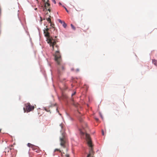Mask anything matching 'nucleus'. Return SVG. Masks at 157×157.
Returning a JSON list of instances; mask_svg holds the SVG:
<instances>
[{
	"instance_id": "nucleus-1",
	"label": "nucleus",
	"mask_w": 157,
	"mask_h": 157,
	"mask_svg": "<svg viewBox=\"0 0 157 157\" xmlns=\"http://www.w3.org/2000/svg\"><path fill=\"white\" fill-rule=\"evenodd\" d=\"M87 127V124L85 123H84L82 125V128L80 129L79 130L82 134H85L86 139L88 145L89 147V153L87 157H94V152L93 151V145L92 143L91 138L89 135L86 132V130Z\"/></svg>"
},
{
	"instance_id": "nucleus-2",
	"label": "nucleus",
	"mask_w": 157,
	"mask_h": 157,
	"mask_svg": "<svg viewBox=\"0 0 157 157\" xmlns=\"http://www.w3.org/2000/svg\"><path fill=\"white\" fill-rule=\"evenodd\" d=\"M56 36H55L54 39L53 38H50L48 42L50 46L52 47V50L56 51H59V46L56 42Z\"/></svg>"
},
{
	"instance_id": "nucleus-3",
	"label": "nucleus",
	"mask_w": 157,
	"mask_h": 157,
	"mask_svg": "<svg viewBox=\"0 0 157 157\" xmlns=\"http://www.w3.org/2000/svg\"><path fill=\"white\" fill-rule=\"evenodd\" d=\"M60 145L63 148H65L67 144V139L65 134L63 133L62 134V135L60 137Z\"/></svg>"
},
{
	"instance_id": "nucleus-4",
	"label": "nucleus",
	"mask_w": 157,
	"mask_h": 157,
	"mask_svg": "<svg viewBox=\"0 0 157 157\" xmlns=\"http://www.w3.org/2000/svg\"><path fill=\"white\" fill-rule=\"evenodd\" d=\"M54 56L55 61L58 64H60V63L62 62V59L59 51H56Z\"/></svg>"
},
{
	"instance_id": "nucleus-5",
	"label": "nucleus",
	"mask_w": 157,
	"mask_h": 157,
	"mask_svg": "<svg viewBox=\"0 0 157 157\" xmlns=\"http://www.w3.org/2000/svg\"><path fill=\"white\" fill-rule=\"evenodd\" d=\"M25 108H24L23 109L24 112H29L33 110L35 108L34 106L31 105L30 103H27L25 104Z\"/></svg>"
},
{
	"instance_id": "nucleus-6",
	"label": "nucleus",
	"mask_w": 157,
	"mask_h": 157,
	"mask_svg": "<svg viewBox=\"0 0 157 157\" xmlns=\"http://www.w3.org/2000/svg\"><path fill=\"white\" fill-rule=\"evenodd\" d=\"M58 67V71L59 74L60 75L63 73L65 69V64L61 62Z\"/></svg>"
},
{
	"instance_id": "nucleus-7",
	"label": "nucleus",
	"mask_w": 157,
	"mask_h": 157,
	"mask_svg": "<svg viewBox=\"0 0 157 157\" xmlns=\"http://www.w3.org/2000/svg\"><path fill=\"white\" fill-rule=\"evenodd\" d=\"M43 2H44V7L47 10H48L49 12H51V10L50 9V4L48 2V0H47L46 2L45 0H42Z\"/></svg>"
},
{
	"instance_id": "nucleus-8",
	"label": "nucleus",
	"mask_w": 157,
	"mask_h": 157,
	"mask_svg": "<svg viewBox=\"0 0 157 157\" xmlns=\"http://www.w3.org/2000/svg\"><path fill=\"white\" fill-rule=\"evenodd\" d=\"M12 150V148H10L9 147H6L5 150V152L6 153V155H8V153H11V151Z\"/></svg>"
},
{
	"instance_id": "nucleus-9",
	"label": "nucleus",
	"mask_w": 157,
	"mask_h": 157,
	"mask_svg": "<svg viewBox=\"0 0 157 157\" xmlns=\"http://www.w3.org/2000/svg\"><path fill=\"white\" fill-rule=\"evenodd\" d=\"M44 35H45V36L46 37H48V40H49V38H52V37H50L49 33L48 32H46L45 30H44Z\"/></svg>"
},
{
	"instance_id": "nucleus-10",
	"label": "nucleus",
	"mask_w": 157,
	"mask_h": 157,
	"mask_svg": "<svg viewBox=\"0 0 157 157\" xmlns=\"http://www.w3.org/2000/svg\"><path fill=\"white\" fill-rule=\"evenodd\" d=\"M89 28V26L87 25H85L83 27L82 30L85 32H86V31Z\"/></svg>"
},
{
	"instance_id": "nucleus-11",
	"label": "nucleus",
	"mask_w": 157,
	"mask_h": 157,
	"mask_svg": "<svg viewBox=\"0 0 157 157\" xmlns=\"http://www.w3.org/2000/svg\"><path fill=\"white\" fill-rule=\"evenodd\" d=\"M152 63L154 64L155 66H157V61L155 59L152 60Z\"/></svg>"
},
{
	"instance_id": "nucleus-12",
	"label": "nucleus",
	"mask_w": 157,
	"mask_h": 157,
	"mask_svg": "<svg viewBox=\"0 0 157 157\" xmlns=\"http://www.w3.org/2000/svg\"><path fill=\"white\" fill-rule=\"evenodd\" d=\"M37 148H38V147H37V146H36L33 145V146H32L31 148L33 150H35L37 149Z\"/></svg>"
},
{
	"instance_id": "nucleus-13",
	"label": "nucleus",
	"mask_w": 157,
	"mask_h": 157,
	"mask_svg": "<svg viewBox=\"0 0 157 157\" xmlns=\"http://www.w3.org/2000/svg\"><path fill=\"white\" fill-rule=\"evenodd\" d=\"M64 28H66L67 26V25L65 23V22L63 21V23L62 24Z\"/></svg>"
},
{
	"instance_id": "nucleus-14",
	"label": "nucleus",
	"mask_w": 157,
	"mask_h": 157,
	"mask_svg": "<svg viewBox=\"0 0 157 157\" xmlns=\"http://www.w3.org/2000/svg\"><path fill=\"white\" fill-rule=\"evenodd\" d=\"M27 146L28 147H30L31 148H32V147L33 146V145L32 144H31L30 143H29L27 144Z\"/></svg>"
},
{
	"instance_id": "nucleus-15",
	"label": "nucleus",
	"mask_w": 157,
	"mask_h": 157,
	"mask_svg": "<svg viewBox=\"0 0 157 157\" xmlns=\"http://www.w3.org/2000/svg\"><path fill=\"white\" fill-rule=\"evenodd\" d=\"M49 17H51V16H49ZM47 21H48L49 22V23H51V19L50 18V17H49V18H47Z\"/></svg>"
},
{
	"instance_id": "nucleus-16",
	"label": "nucleus",
	"mask_w": 157,
	"mask_h": 157,
	"mask_svg": "<svg viewBox=\"0 0 157 157\" xmlns=\"http://www.w3.org/2000/svg\"><path fill=\"white\" fill-rule=\"evenodd\" d=\"M71 28L73 30H75V27L72 24H71Z\"/></svg>"
},
{
	"instance_id": "nucleus-17",
	"label": "nucleus",
	"mask_w": 157,
	"mask_h": 157,
	"mask_svg": "<svg viewBox=\"0 0 157 157\" xmlns=\"http://www.w3.org/2000/svg\"><path fill=\"white\" fill-rule=\"evenodd\" d=\"M34 151H35L37 153H39L40 151V150L38 149V148H37V149L35 150Z\"/></svg>"
},
{
	"instance_id": "nucleus-18",
	"label": "nucleus",
	"mask_w": 157,
	"mask_h": 157,
	"mask_svg": "<svg viewBox=\"0 0 157 157\" xmlns=\"http://www.w3.org/2000/svg\"><path fill=\"white\" fill-rule=\"evenodd\" d=\"M58 21H59V22L61 23V24H62L63 23V21H62V20H61L60 19H58Z\"/></svg>"
},
{
	"instance_id": "nucleus-19",
	"label": "nucleus",
	"mask_w": 157,
	"mask_h": 157,
	"mask_svg": "<svg viewBox=\"0 0 157 157\" xmlns=\"http://www.w3.org/2000/svg\"><path fill=\"white\" fill-rule=\"evenodd\" d=\"M72 100V101L73 102V103H72L74 105H75V106H77V105H75L74 104V100H73V99H71Z\"/></svg>"
},
{
	"instance_id": "nucleus-20",
	"label": "nucleus",
	"mask_w": 157,
	"mask_h": 157,
	"mask_svg": "<svg viewBox=\"0 0 157 157\" xmlns=\"http://www.w3.org/2000/svg\"><path fill=\"white\" fill-rule=\"evenodd\" d=\"M59 151L60 152H61V151L59 149H55V151Z\"/></svg>"
},
{
	"instance_id": "nucleus-21",
	"label": "nucleus",
	"mask_w": 157,
	"mask_h": 157,
	"mask_svg": "<svg viewBox=\"0 0 157 157\" xmlns=\"http://www.w3.org/2000/svg\"><path fill=\"white\" fill-rule=\"evenodd\" d=\"M44 108L45 110L47 112H49L50 111V110H49V109H47L46 108Z\"/></svg>"
},
{
	"instance_id": "nucleus-22",
	"label": "nucleus",
	"mask_w": 157,
	"mask_h": 157,
	"mask_svg": "<svg viewBox=\"0 0 157 157\" xmlns=\"http://www.w3.org/2000/svg\"><path fill=\"white\" fill-rule=\"evenodd\" d=\"M63 98H67V96L66 95H65L64 94H63Z\"/></svg>"
},
{
	"instance_id": "nucleus-23",
	"label": "nucleus",
	"mask_w": 157,
	"mask_h": 157,
	"mask_svg": "<svg viewBox=\"0 0 157 157\" xmlns=\"http://www.w3.org/2000/svg\"><path fill=\"white\" fill-rule=\"evenodd\" d=\"M50 23L51 24V26L52 27L54 28V25L53 24H52V23Z\"/></svg>"
},
{
	"instance_id": "nucleus-24",
	"label": "nucleus",
	"mask_w": 157,
	"mask_h": 157,
	"mask_svg": "<svg viewBox=\"0 0 157 157\" xmlns=\"http://www.w3.org/2000/svg\"><path fill=\"white\" fill-rule=\"evenodd\" d=\"M60 126L61 127V128L62 129H63V124H60Z\"/></svg>"
},
{
	"instance_id": "nucleus-25",
	"label": "nucleus",
	"mask_w": 157,
	"mask_h": 157,
	"mask_svg": "<svg viewBox=\"0 0 157 157\" xmlns=\"http://www.w3.org/2000/svg\"><path fill=\"white\" fill-rule=\"evenodd\" d=\"M49 30V29H48V28H47L45 30V31L46 32H48V31Z\"/></svg>"
},
{
	"instance_id": "nucleus-26",
	"label": "nucleus",
	"mask_w": 157,
	"mask_h": 157,
	"mask_svg": "<svg viewBox=\"0 0 157 157\" xmlns=\"http://www.w3.org/2000/svg\"><path fill=\"white\" fill-rule=\"evenodd\" d=\"M79 121L80 122H82L83 121V120H82V118H79Z\"/></svg>"
},
{
	"instance_id": "nucleus-27",
	"label": "nucleus",
	"mask_w": 157,
	"mask_h": 157,
	"mask_svg": "<svg viewBox=\"0 0 157 157\" xmlns=\"http://www.w3.org/2000/svg\"><path fill=\"white\" fill-rule=\"evenodd\" d=\"M55 4L56 3V2L55 0H51Z\"/></svg>"
},
{
	"instance_id": "nucleus-28",
	"label": "nucleus",
	"mask_w": 157,
	"mask_h": 157,
	"mask_svg": "<svg viewBox=\"0 0 157 157\" xmlns=\"http://www.w3.org/2000/svg\"><path fill=\"white\" fill-rule=\"evenodd\" d=\"M64 8H65V10H66V11L67 12H68V11L67 10V9L65 7H64Z\"/></svg>"
},
{
	"instance_id": "nucleus-29",
	"label": "nucleus",
	"mask_w": 157,
	"mask_h": 157,
	"mask_svg": "<svg viewBox=\"0 0 157 157\" xmlns=\"http://www.w3.org/2000/svg\"><path fill=\"white\" fill-rule=\"evenodd\" d=\"M76 72H78L79 71V69H77L75 70Z\"/></svg>"
},
{
	"instance_id": "nucleus-30",
	"label": "nucleus",
	"mask_w": 157,
	"mask_h": 157,
	"mask_svg": "<svg viewBox=\"0 0 157 157\" xmlns=\"http://www.w3.org/2000/svg\"><path fill=\"white\" fill-rule=\"evenodd\" d=\"M102 134L103 135H104V132L103 130H102Z\"/></svg>"
},
{
	"instance_id": "nucleus-31",
	"label": "nucleus",
	"mask_w": 157,
	"mask_h": 157,
	"mask_svg": "<svg viewBox=\"0 0 157 157\" xmlns=\"http://www.w3.org/2000/svg\"><path fill=\"white\" fill-rule=\"evenodd\" d=\"M66 157H69V155L68 154H67L66 155Z\"/></svg>"
},
{
	"instance_id": "nucleus-32",
	"label": "nucleus",
	"mask_w": 157,
	"mask_h": 157,
	"mask_svg": "<svg viewBox=\"0 0 157 157\" xmlns=\"http://www.w3.org/2000/svg\"><path fill=\"white\" fill-rule=\"evenodd\" d=\"M76 93V92H75L73 94H72L71 95V96H73L74 95H75V94Z\"/></svg>"
},
{
	"instance_id": "nucleus-33",
	"label": "nucleus",
	"mask_w": 157,
	"mask_h": 157,
	"mask_svg": "<svg viewBox=\"0 0 157 157\" xmlns=\"http://www.w3.org/2000/svg\"><path fill=\"white\" fill-rule=\"evenodd\" d=\"M40 18H41V21H42V18L41 17H40Z\"/></svg>"
},
{
	"instance_id": "nucleus-34",
	"label": "nucleus",
	"mask_w": 157,
	"mask_h": 157,
	"mask_svg": "<svg viewBox=\"0 0 157 157\" xmlns=\"http://www.w3.org/2000/svg\"><path fill=\"white\" fill-rule=\"evenodd\" d=\"M56 110H57V112H59V111L58 110V109H56Z\"/></svg>"
},
{
	"instance_id": "nucleus-35",
	"label": "nucleus",
	"mask_w": 157,
	"mask_h": 157,
	"mask_svg": "<svg viewBox=\"0 0 157 157\" xmlns=\"http://www.w3.org/2000/svg\"><path fill=\"white\" fill-rule=\"evenodd\" d=\"M37 9L36 8L35 9V10H36Z\"/></svg>"
},
{
	"instance_id": "nucleus-36",
	"label": "nucleus",
	"mask_w": 157,
	"mask_h": 157,
	"mask_svg": "<svg viewBox=\"0 0 157 157\" xmlns=\"http://www.w3.org/2000/svg\"><path fill=\"white\" fill-rule=\"evenodd\" d=\"M1 129H0V132H1Z\"/></svg>"
}]
</instances>
